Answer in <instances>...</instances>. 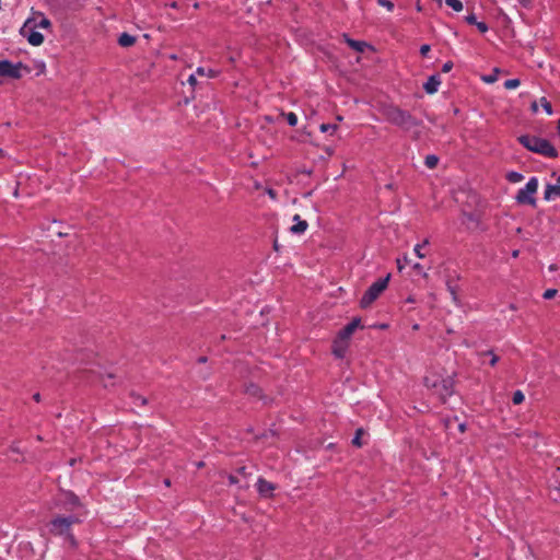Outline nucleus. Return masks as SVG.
Here are the masks:
<instances>
[{
	"label": "nucleus",
	"instance_id": "c756f323",
	"mask_svg": "<svg viewBox=\"0 0 560 560\" xmlns=\"http://www.w3.org/2000/svg\"><path fill=\"white\" fill-rule=\"evenodd\" d=\"M498 73H499V69H494L492 74L483 77L482 79L487 83H493L498 79Z\"/></svg>",
	"mask_w": 560,
	"mask_h": 560
},
{
	"label": "nucleus",
	"instance_id": "338daca9",
	"mask_svg": "<svg viewBox=\"0 0 560 560\" xmlns=\"http://www.w3.org/2000/svg\"><path fill=\"white\" fill-rule=\"evenodd\" d=\"M436 3H439L440 5L442 4V0H435Z\"/></svg>",
	"mask_w": 560,
	"mask_h": 560
},
{
	"label": "nucleus",
	"instance_id": "4d7b16f0",
	"mask_svg": "<svg viewBox=\"0 0 560 560\" xmlns=\"http://www.w3.org/2000/svg\"><path fill=\"white\" fill-rule=\"evenodd\" d=\"M75 463H77V459H75V458H72V459H70V460H69V465H70V466H73Z\"/></svg>",
	"mask_w": 560,
	"mask_h": 560
},
{
	"label": "nucleus",
	"instance_id": "cd10ccee",
	"mask_svg": "<svg viewBox=\"0 0 560 560\" xmlns=\"http://www.w3.org/2000/svg\"><path fill=\"white\" fill-rule=\"evenodd\" d=\"M524 399H525V396L521 390L514 392L512 400L515 405L522 404L524 401Z\"/></svg>",
	"mask_w": 560,
	"mask_h": 560
},
{
	"label": "nucleus",
	"instance_id": "69168bd1",
	"mask_svg": "<svg viewBox=\"0 0 560 560\" xmlns=\"http://www.w3.org/2000/svg\"><path fill=\"white\" fill-rule=\"evenodd\" d=\"M171 58H172L173 60H176V59H177V57H176L175 55H172V56H171Z\"/></svg>",
	"mask_w": 560,
	"mask_h": 560
},
{
	"label": "nucleus",
	"instance_id": "603ef678",
	"mask_svg": "<svg viewBox=\"0 0 560 560\" xmlns=\"http://www.w3.org/2000/svg\"><path fill=\"white\" fill-rule=\"evenodd\" d=\"M518 255H520V250L518 249H515V250L512 252V257L513 258H517Z\"/></svg>",
	"mask_w": 560,
	"mask_h": 560
},
{
	"label": "nucleus",
	"instance_id": "0e129e2a",
	"mask_svg": "<svg viewBox=\"0 0 560 560\" xmlns=\"http://www.w3.org/2000/svg\"><path fill=\"white\" fill-rule=\"evenodd\" d=\"M229 60H230V62H234L235 61L234 57H230Z\"/></svg>",
	"mask_w": 560,
	"mask_h": 560
},
{
	"label": "nucleus",
	"instance_id": "c85d7f7f",
	"mask_svg": "<svg viewBox=\"0 0 560 560\" xmlns=\"http://www.w3.org/2000/svg\"><path fill=\"white\" fill-rule=\"evenodd\" d=\"M410 260L407 255H405L402 258H397L396 264L399 271H401L406 264H409Z\"/></svg>",
	"mask_w": 560,
	"mask_h": 560
},
{
	"label": "nucleus",
	"instance_id": "72a5a7b5",
	"mask_svg": "<svg viewBox=\"0 0 560 560\" xmlns=\"http://www.w3.org/2000/svg\"><path fill=\"white\" fill-rule=\"evenodd\" d=\"M412 267H413V269H415L418 273H421V275H422V277H423L424 279H428V278H429L428 272L423 271V268H422V265H421V264L417 262V264H415Z\"/></svg>",
	"mask_w": 560,
	"mask_h": 560
},
{
	"label": "nucleus",
	"instance_id": "aec40b11",
	"mask_svg": "<svg viewBox=\"0 0 560 560\" xmlns=\"http://www.w3.org/2000/svg\"><path fill=\"white\" fill-rule=\"evenodd\" d=\"M65 497L67 503L71 504L72 506H80V500L73 492H66Z\"/></svg>",
	"mask_w": 560,
	"mask_h": 560
},
{
	"label": "nucleus",
	"instance_id": "39448f33",
	"mask_svg": "<svg viewBox=\"0 0 560 560\" xmlns=\"http://www.w3.org/2000/svg\"><path fill=\"white\" fill-rule=\"evenodd\" d=\"M390 275L388 273L385 278L378 279L374 282L363 294L360 300V306L368 308L371 304L378 299V296L385 291L388 285Z\"/></svg>",
	"mask_w": 560,
	"mask_h": 560
},
{
	"label": "nucleus",
	"instance_id": "8fccbe9b",
	"mask_svg": "<svg viewBox=\"0 0 560 560\" xmlns=\"http://www.w3.org/2000/svg\"><path fill=\"white\" fill-rule=\"evenodd\" d=\"M466 429H467V428H466V424H465V423H460V424L458 425V430H459L462 433H464V432L466 431Z\"/></svg>",
	"mask_w": 560,
	"mask_h": 560
},
{
	"label": "nucleus",
	"instance_id": "5fc2aeb1",
	"mask_svg": "<svg viewBox=\"0 0 560 560\" xmlns=\"http://www.w3.org/2000/svg\"><path fill=\"white\" fill-rule=\"evenodd\" d=\"M33 398L36 400V401H39L40 400V395L38 393H36Z\"/></svg>",
	"mask_w": 560,
	"mask_h": 560
},
{
	"label": "nucleus",
	"instance_id": "37998d69",
	"mask_svg": "<svg viewBox=\"0 0 560 560\" xmlns=\"http://www.w3.org/2000/svg\"><path fill=\"white\" fill-rule=\"evenodd\" d=\"M430 51V46L429 45H422L421 48H420V54L422 56H427V54Z\"/></svg>",
	"mask_w": 560,
	"mask_h": 560
},
{
	"label": "nucleus",
	"instance_id": "0eeeda50",
	"mask_svg": "<svg viewBox=\"0 0 560 560\" xmlns=\"http://www.w3.org/2000/svg\"><path fill=\"white\" fill-rule=\"evenodd\" d=\"M32 21L27 20L24 26L21 30L23 36H25L28 43L33 46H39L44 42V36L42 33L33 30Z\"/></svg>",
	"mask_w": 560,
	"mask_h": 560
},
{
	"label": "nucleus",
	"instance_id": "a19ab883",
	"mask_svg": "<svg viewBox=\"0 0 560 560\" xmlns=\"http://www.w3.org/2000/svg\"><path fill=\"white\" fill-rule=\"evenodd\" d=\"M452 68H453V62H452V61H447V62H445V63L443 65V67H442V71H443V72H448V71H451V70H452Z\"/></svg>",
	"mask_w": 560,
	"mask_h": 560
},
{
	"label": "nucleus",
	"instance_id": "2f4dec72",
	"mask_svg": "<svg viewBox=\"0 0 560 560\" xmlns=\"http://www.w3.org/2000/svg\"><path fill=\"white\" fill-rule=\"evenodd\" d=\"M130 396H131L133 399H136L137 401H140V404H141L142 406L148 405V399H147L145 397H143V396H141V395H139V394L135 393V392H132V393L130 394Z\"/></svg>",
	"mask_w": 560,
	"mask_h": 560
},
{
	"label": "nucleus",
	"instance_id": "7ed1b4c3",
	"mask_svg": "<svg viewBox=\"0 0 560 560\" xmlns=\"http://www.w3.org/2000/svg\"><path fill=\"white\" fill-rule=\"evenodd\" d=\"M518 142L526 148L528 151L555 159L558 156L557 149L552 143L544 138L533 135H522L517 138Z\"/></svg>",
	"mask_w": 560,
	"mask_h": 560
},
{
	"label": "nucleus",
	"instance_id": "bb28decb",
	"mask_svg": "<svg viewBox=\"0 0 560 560\" xmlns=\"http://www.w3.org/2000/svg\"><path fill=\"white\" fill-rule=\"evenodd\" d=\"M521 84L518 79H510L504 82V88L508 90L515 89Z\"/></svg>",
	"mask_w": 560,
	"mask_h": 560
},
{
	"label": "nucleus",
	"instance_id": "423d86ee",
	"mask_svg": "<svg viewBox=\"0 0 560 560\" xmlns=\"http://www.w3.org/2000/svg\"><path fill=\"white\" fill-rule=\"evenodd\" d=\"M538 189V179L536 177H532L526 184L525 188L520 189L515 196V200L518 205H529L532 207H536L537 201L535 198V194Z\"/></svg>",
	"mask_w": 560,
	"mask_h": 560
},
{
	"label": "nucleus",
	"instance_id": "ea45409f",
	"mask_svg": "<svg viewBox=\"0 0 560 560\" xmlns=\"http://www.w3.org/2000/svg\"><path fill=\"white\" fill-rule=\"evenodd\" d=\"M476 26L481 33H486L488 31V25L485 22H478L476 23Z\"/></svg>",
	"mask_w": 560,
	"mask_h": 560
},
{
	"label": "nucleus",
	"instance_id": "49530a36",
	"mask_svg": "<svg viewBox=\"0 0 560 560\" xmlns=\"http://www.w3.org/2000/svg\"><path fill=\"white\" fill-rule=\"evenodd\" d=\"M228 479L231 485H236L238 482V479L233 475H229Z\"/></svg>",
	"mask_w": 560,
	"mask_h": 560
},
{
	"label": "nucleus",
	"instance_id": "ddd939ff",
	"mask_svg": "<svg viewBox=\"0 0 560 560\" xmlns=\"http://www.w3.org/2000/svg\"><path fill=\"white\" fill-rule=\"evenodd\" d=\"M293 220L296 222L294 225H292L290 228V231L293 233V234H302L306 231L307 229V222L304 221V220H301L300 219V215L299 214H295L293 217Z\"/></svg>",
	"mask_w": 560,
	"mask_h": 560
},
{
	"label": "nucleus",
	"instance_id": "052dcab7",
	"mask_svg": "<svg viewBox=\"0 0 560 560\" xmlns=\"http://www.w3.org/2000/svg\"><path fill=\"white\" fill-rule=\"evenodd\" d=\"M444 423H445V428H448V427H450V423H451V420H450V419H446V420L444 421Z\"/></svg>",
	"mask_w": 560,
	"mask_h": 560
},
{
	"label": "nucleus",
	"instance_id": "4be33fe9",
	"mask_svg": "<svg viewBox=\"0 0 560 560\" xmlns=\"http://www.w3.org/2000/svg\"><path fill=\"white\" fill-rule=\"evenodd\" d=\"M363 433H364V430L362 428H360L355 431V435L352 439V445H354L357 447H361L363 445L362 440H361V436L363 435Z\"/></svg>",
	"mask_w": 560,
	"mask_h": 560
},
{
	"label": "nucleus",
	"instance_id": "4c0bfd02",
	"mask_svg": "<svg viewBox=\"0 0 560 560\" xmlns=\"http://www.w3.org/2000/svg\"><path fill=\"white\" fill-rule=\"evenodd\" d=\"M112 378H114V374H112V373H108L102 377L104 387L108 386V382H110Z\"/></svg>",
	"mask_w": 560,
	"mask_h": 560
},
{
	"label": "nucleus",
	"instance_id": "6ab92c4d",
	"mask_svg": "<svg viewBox=\"0 0 560 560\" xmlns=\"http://www.w3.org/2000/svg\"><path fill=\"white\" fill-rule=\"evenodd\" d=\"M439 158L434 154H430L425 156L424 164L428 168L432 170L438 166Z\"/></svg>",
	"mask_w": 560,
	"mask_h": 560
},
{
	"label": "nucleus",
	"instance_id": "20e7f679",
	"mask_svg": "<svg viewBox=\"0 0 560 560\" xmlns=\"http://www.w3.org/2000/svg\"><path fill=\"white\" fill-rule=\"evenodd\" d=\"M78 522L79 518L74 516H57L50 521L49 530L55 536H66L70 545L74 547L77 541L74 536L71 534V526Z\"/></svg>",
	"mask_w": 560,
	"mask_h": 560
},
{
	"label": "nucleus",
	"instance_id": "f8f14e48",
	"mask_svg": "<svg viewBox=\"0 0 560 560\" xmlns=\"http://www.w3.org/2000/svg\"><path fill=\"white\" fill-rule=\"evenodd\" d=\"M441 84V80L439 75H431L428 81L423 84V89L428 94H433L438 91L439 85Z\"/></svg>",
	"mask_w": 560,
	"mask_h": 560
},
{
	"label": "nucleus",
	"instance_id": "6e6d98bb",
	"mask_svg": "<svg viewBox=\"0 0 560 560\" xmlns=\"http://www.w3.org/2000/svg\"><path fill=\"white\" fill-rule=\"evenodd\" d=\"M198 361H199L200 363H205V362L207 361V358H206V357H200V358L198 359Z\"/></svg>",
	"mask_w": 560,
	"mask_h": 560
},
{
	"label": "nucleus",
	"instance_id": "864d4df0",
	"mask_svg": "<svg viewBox=\"0 0 560 560\" xmlns=\"http://www.w3.org/2000/svg\"><path fill=\"white\" fill-rule=\"evenodd\" d=\"M170 7L173 8V9H177L178 4L176 1L170 3Z\"/></svg>",
	"mask_w": 560,
	"mask_h": 560
},
{
	"label": "nucleus",
	"instance_id": "774afa93",
	"mask_svg": "<svg viewBox=\"0 0 560 560\" xmlns=\"http://www.w3.org/2000/svg\"><path fill=\"white\" fill-rule=\"evenodd\" d=\"M557 182L560 184V176L557 178Z\"/></svg>",
	"mask_w": 560,
	"mask_h": 560
},
{
	"label": "nucleus",
	"instance_id": "c03bdc74",
	"mask_svg": "<svg viewBox=\"0 0 560 560\" xmlns=\"http://www.w3.org/2000/svg\"><path fill=\"white\" fill-rule=\"evenodd\" d=\"M237 472H238V474H241V475H242V476H244V477H248V476H249V474L247 472V470H246V467H245V466L240 467V468L237 469Z\"/></svg>",
	"mask_w": 560,
	"mask_h": 560
},
{
	"label": "nucleus",
	"instance_id": "a878e982",
	"mask_svg": "<svg viewBox=\"0 0 560 560\" xmlns=\"http://www.w3.org/2000/svg\"><path fill=\"white\" fill-rule=\"evenodd\" d=\"M281 116L285 117L290 126H295L298 124V117L294 113H281Z\"/></svg>",
	"mask_w": 560,
	"mask_h": 560
},
{
	"label": "nucleus",
	"instance_id": "7c9ffc66",
	"mask_svg": "<svg viewBox=\"0 0 560 560\" xmlns=\"http://www.w3.org/2000/svg\"><path fill=\"white\" fill-rule=\"evenodd\" d=\"M32 26L46 28L50 26V21L46 18H42V20L38 23H34L32 24Z\"/></svg>",
	"mask_w": 560,
	"mask_h": 560
},
{
	"label": "nucleus",
	"instance_id": "1a4fd4ad",
	"mask_svg": "<svg viewBox=\"0 0 560 560\" xmlns=\"http://www.w3.org/2000/svg\"><path fill=\"white\" fill-rule=\"evenodd\" d=\"M361 326V319L359 317L353 318L347 326H345L339 332L338 337L350 343V339L353 332Z\"/></svg>",
	"mask_w": 560,
	"mask_h": 560
},
{
	"label": "nucleus",
	"instance_id": "4468645a",
	"mask_svg": "<svg viewBox=\"0 0 560 560\" xmlns=\"http://www.w3.org/2000/svg\"><path fill=\"white\" fill-rule=\"evenodd\" d=\"M553 197H560V185L548 184L545 189L544 198L551 200Z\"/></svg>",
	"mask_w": 560,
	"mask_h": 560
},
{
	"label": "nucleus",
	"instance_id": "09e8293b",
	"mask_svg": "<svg viewBox=\"0 0 560 560\" xmlns=\"http://www.w3.org/2000/svg\"><path fill=\"white\" fill-rule=\"evenodd\" d=\"M267 192H268V195H269L272 199H275V198H276V196H277V194H276V191H275L273 189H268V190H267Z\"/></svg>",
	"mask_w": 560,
	"mask_h": 560
},
{
	"label": "nucleus",
	"instance_id": "f257e3e1",
	"mask_svg": "<svg viewBox=\"0 0 560 560\" xmlns=\"http://www.w3.org/2000/svg\"><path fill=\"white\" fill-rule=\"evenodd\" d=\"M383 115L389 124L406 132H411L413 140L420 139L421 131L419 127H421L422 121L413 117L409 112L398 106L389 105L383 108Z\"/></svg>",
	"mask_w": 560,
	"mask_h": 560
},
{
	"label": "nucleus",
	"instance_id": "f3484780",
	"mask_svg": "<svg viewBox=\"0 0 560 560\" xmlns=\"http://www.w3.org/2000/svg\"><path fill=\"white\" fill-rule=\"evenodd\" d=\"M347 43L351 48L359 52H363L364 49L369 46L365 42L353 40L350 38L347 39Z\"/></svg>",
	"mask_w": 560,
	"mask_h": 560
},
{
	"label": "nucleus",
	"instance_id": "f03ea898",
	"mask_svg": "<svg viewBox=\"0 0 560 560\" xmlns=\"http://www.w3.org/2000/svg\"><path fill=\"white\" fill-rule=\"evenodd\" d=\"M424 386L432 389L439 396L442 402L454 393V380L452 376L443 377L442 375L432 372L424 376Z\"/></svg>",
	"mask_w": 560,
	"mask_h": 560
},
{
	"label": "nucleus",
	"instance_id": "5701e85b",
	"mask_svg": "<svg viewBox=\"0 0 560 560\" xmlns=\"http://www.w3.org/2000/svg\"><path fill=\"white\" fill-rule=\"evenodd\" d=\"M445 3L456 12L463 10V3L460 0H445Z\"/></svg>",
	"mask_w": 560,
	"mask_h": 560
},
{
	"label": "nucleus",
	"instance_id": "3c124183",
	"mask_svg": "<svg viewBox=\"0 0 560 560\" xmlns=\"http://www.w3.org/2000/svg\"><path fill=\"white\" fill-rule=\"evenodd\" d=\"M196 467H197L198 469L203 468V467H205V462H202V460L197 462V463H196Z\"/></svg>",
	"mask_w": 560,
	"mask_h": 560
},
{
	"label": "nucleus",
	"instance_id": "b1692460",
	"mask_svg": "<svg viewBox=\"0 0 560 560\" xmlns=\"http://www.w3.org/2000/svg\"><path fill=\"white\" fill-rule=\"evenodd\" d=\"M539 104L540 106L545 109V112L547 113V115H552V106H551V103L546 98V97H541L539 100Z\"/></svg>",
	"mask_w": 560,
	"mask_h": 560
},
{
	"label": "nucleus",
	"instance_id": "f704fd0d",
	"mask_svg": "<svg viewBox=\"0 0 560 560\" xmlns=\"http://www.w3.org/2000/svg\"><path fill=\"white\" fill-rule=\"evenodd\" d=\"M377 3L382 7H385L388 11L394 9V3L389 0H377Z\"/></svg>",
	"mask_w": 560,
	"mask_h": 560
},
{
	"label": "nucleus",
	"instance_id": "6e6552de",
	"mask_svg": "<svg viewBox=\"0 0 560 560\" xmlns=\"http://www.w3.org/2000/svg\"><path fill=\"white\" fill-rule=\"evenodd\" d=\"M21 68H23V65L21 62L18 65H13L8 60H0V75L1 77L20 79L21 78V72H20Z\"/></svg>",
	"mask_w": 560,
	"mask_h": 560
},
{
	"label": "nucleus",
	"instance_id": "bf43d9fd",
	"mask_svg": "<svg viewBox=\"0 0 560 560\" xmlns=\"http://www.w3.org/2000/svg\"><path fill=\"white\" fill-rule=\"evenodd\" d=\"M164 485H165L166 487H170V486H171V480H170V479H165V480H164Z\"/></svg>",
	"mask_w": 560,
	"mask_h": 560
},
{
	"label": "nucleus",
	"instance_id": "2eb2a0df",
	"mask_svg": "<svg viewBox=\"0 0 560 560\" xmlns=\"http://www.w3.org/2000/svg\"><path fill=\"white\" fill-rule=\"evenodd\" d=\"M245 393L252 397H257L259 399H265L266 396L262 395V390L259 386H257L256 384H248L246 385L245 387Z\"/></svg>",
	"mask_w": 560,
	"mask_h": 560
},
{
	"label": "nucleus",
	"instance_id": "13d9d810",
	"mask_svg": "<svg viewBox=\"0 0 560 560\" xmlns=\"http://www.w3.org/2000/svg\"><path fill=\"white\" fill-rule=\"evenodd\" d=\"M549 270H550V271H555V270H557V266H556V265H551V266H549Z\"/></svg>",
	"mask_w": 560,
	"mask_h": 560
},
{
	"label": "nucleus",
	"instance_id": "473e14b6",
	"mask_svg": "<svg viewBox=\"0 0 560 560\" xmlns=\"http://www.w3.org/2000/svg\"><path fill=\"white\" fill-rule=\"evenodd\" d=\"M338 128L337 125H330V124H323L320 125L319 129L322 132H326V131H336Z\"/></svg>",
	"mask_w": 560,
	"mask_h": 560
},
{
	"label": "nucleus",
	"instance_id": "412c9836",
	"mask_svg": "<svg viewBox=\"0 0 560 560\" xmlns=\"http://www.w3.org/2000/svg\"><path fill=\"white\" fill-rule=\"evenodd\" d=\"M196 72H197V74H199V75H205V74H207L209 78H215V77H218V75H219V73H220V71H218V70H213V69H209L208 71H206V70H205V68H202V67L197 68V71H196Z\"/></svg>",
	"mask_w": 560,
	"mask_h": 560
},
{
	"label": "nucleus",
	"instance_id": "c9c22d12",
	"mask_svg": "<svg viewBox=\"0 0 560 560\" xmlns=\"http://www.w3.org/2000/svg\"><path fill=\"white\" fill-rule=\"evenodd\" d=\"M557 292H558V291H557L556 289H548V290H546V291L544 292V295H542V296H544V299H546V300H550V299H552V298H555V296H556Z\"/></svg>",
	"mask_w": 560,
	"mask_h": 560
},
{
	"label": "nucleus",
	"instance_id": "79ce46f5",
	"mask_svg": "<svg viewBox=\"0 0 560 560\" xmlns=\"http://www.w3.org/2000/svg\"><path fill=\"white\" fill-rule=\"evenodd\" d=\"M447 288H448V291L451 292V294H452V296H453L454 301H456V300H457V294H456V290H455V288H454V287H452L450 282H447Z\"/></svg>",
	"mask_w": 560,
	"mask_h": 560
},
{
	"label": "nucleus",
	"instance_id": "58836bf2",
	"mask_svg": "<svg viewBox=\"0 0 560 560\" xmlns=\"http://www.w3.org/2000/svg\"><path fill=\"white\" fill-rule=\"evenodd\" d=\"M466 22L470 25H476L478 23L475 14H469L466 16Z\"/></svg>",
	"mask_w": 560,
	"mask_h": 560
},
{
	"label": "nucleus",
	"instance_id": "a211bd4d",
	"mask_svg": "<svg viewBox=\"0 0 560 560\" xmlns=\"http://www.w3.org/2000/svg\"><path fill=\"white\" fill-rule=\"evenodd\" d=\"M429 240L425 238L421 244H417L415 246V254L417 255L418 258L422 259L425 257V254L422 252V249H424L425 246L429 245Z\"/></svg>",
	"mask_w": 560,
	"mask_h": 560
},
{
	"label": "nucleus",
	"instance_id": "9b49d317",
	"mask_svg": "<svg viewBox=\"0 0 560 560\" xmlns=\"http://www.w3.org/2000/svg\"><path fill=\"white\" fill-rule=\"evenodd\" d=\"M349 345L350 343L342 340V338L336 336L335 340L332 341V354L338 359H342L346 355Z\"/></svg>",
	"mask_w": 560,
	"mask_h": 560
},
{
	"label": "nucleus",
	"instance_id": "dca6fc26",
	"mask_svg": "<svg viewBox=\"0 0 560 560\" xmlns=\"http://www.w3.org/2000/svg\"><path fill=\"white\" fill-rule=\"evenodd\" d=\"M135 43H136V37L128 33H122L118 37V44L121 47H130V46L135 45Z\"/></svg>",
	"mask_w": 560,
	"mask_h": 560
},
{
	"label": "nucleus",
	"instance_id": "de8ad7c7",
	"mask_svg": "<svg viewBox=\"0 0 560 560\" xmlns=\"http://www.w3.org/2000/svg\"><path fill=\"white\" fill-rule=\"evenodd\" d=\"M530 109L533 113H537L538 112V102L537 101H534L530 105Z\"/></svg>",
	"mask_w": 560,
	"mask_h": 560
},
{
	"label": "nucleus",
	"instance_id": "680f3d73",
	"mask_svg": "<svg viewBox=\"0 0 560 560\" xmlns=\"http://www.w3.org/2000/svg\"><path fill=\"white\" fill-rule=\"evenodd\" d=\"M11 450H12L13 452H19V447H18L16 445H12V446H11Z\"/></svg>",
	"mask_w": 560,
	"mask_h": 560
},
{
	"label": "nucleus",
	"instance_id": "e2e57ef3",
	"mask_svg": "<svg viewBox=\"0 0 560 560\" xmlns=\"http://www.w3.org/2000/svg\"><path fill=\"white\" fill-rule=\"evenodd\" d=\"M407 302H408V303H413V302H415V299H413V298H411V296H409V298L407 299Z\"/></svg>",
	"mask_w": 560,
	"mask_h": 560
},
{
	"label": "nucleus",
	"instance_id": "9d476101",
	"mask_svg": "<svg viewBox=\"0 0 560 560\" xmlns=\"http://www.w3.org/2000/svg\"><path fill=\"white\" fill-rule=\"evenodd\" d=\"M276 489V486L266 480L265 478H258L257 480V491L258 493L264 498H271L273 495V491Z\"/></svg>",
	"mask_w": 560,
	"mask_h": 560
},
{
	"label": "nucleus",
	"instance_id": "393cba45",
	"mask_svg": "<svg viewBox=\"0 0 560 560\" xmlns=\"http://www.w3.org/2000/svg\"><path fill=\"white\" fill-rule=\"evenodd\" d=\"M506 178L511 183H518V182H522L524 177L521 173L510 172V173H508Z\"/></svg>",
	"mask_w": 560,
	"mask_h": 560
},
{
	"label": "nucleus",
	"instance_id": "e433bc0d",
	"mask_svg": "<svg viewBox=\"0 0 560 560\" xmlns=\"http://www.w3.org/2000/svg\"><path fill=\"white\" fill-rule=\"evenodd\" d=\"M483 354H490V355H491L490 364H491L492 366H493V365H495V364L498 363V361H499V357H498V355H495V354L493 353V351H492V350H488V351L483 352Z\"/></svg>",
	"mask_w": 560,
	"mask_h": 560
},
{
	"label": "nucleus",
	"instance_id": "a18cd8bd",
	"mask_svg": "<svg viewBox=\"0 0 560 560\" xmlns=\"http://www.w3.org/2000/svg\"><path fill=\"white\" fill-rule=\"evenodd\" d=\"M188 83L191 85V86H195L197 84V79L194 74H191L189 78H188Z\"/></svg>",
	"mask_w": 560,
	"mask_h": 560
}]
</instances>
